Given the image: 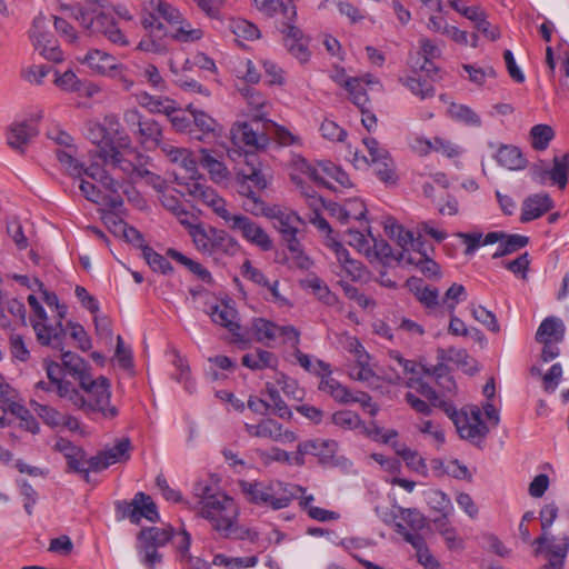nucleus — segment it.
Here are the masks:
<instances>
[{"label": "nucleus", "mask_w": 569, "mask_h": 569, "mask_svg": "<svg viewBox=\"0 0 569 569\" xmlns=\"http://www.w3.org/2000/svg\"><path fill=\"white\" fill-rule=\"evenodd\" d=\"M242 194L246 197L244 209L253 216H264L268 218L281 233L295 264L300 269H309L312 261L303 252L297 237L302 224L300 217L295 211L280 204L267 206L254 191L246 192L242 190Z\"/></svg>", "instance_id": "f257e3e1"}, {"label": "nucleus", "mask_w": 569, "mask_h": 569, "mask_svg": "<svg viewBox=\"0 0 569 569\" xmlns=\"http://www.w3.org/2000/svg\"><path fill=\"white\" fill-rule=\"evenodd\" d=\"M193 491L198 499L194 509L199 517L223 537L237 531L239 508L233 498L203 482L197 483Z\"/></svg>", "instance_id": "f03ea898"}, {"label": "nucleus", "mask_w": 569, "mask_h": 569, "mask_svg": "<svg viewBox=\"0 0 569 569\" xmlns=\"http://www.w3.org/2000/svg\"><path fill=\"white\" fill-rule=\"evenodd\" d=\"M112 13L127 21L132 19L127 7L112 6L106 0H87L84 7L80 8L74 17L90 34L101 33L114 44L128 46L129 41L114 23Z\"/></svg>", "instance_id": "7ed1b4c3"}, {"label": "nucleus", "mask_w": 569, "mask_h": 569, "mask_svg": "<svg viewBox=\"0 0 569 569\" xmlns=\"http://www.w3.org/2000/svg\"><path fill=\"white\" fill-rule=\"evenodd\" d=\"M240 488L248 501L273 510L287 508L298 492H305V488L280 480L241 481Z\"/></svg>", "instance_id": "20e7f679"}, {"label": "nucleus", "mask_w": 569, "mask_h": 569, "mask_svg": "<svg viewBox=\"0 0 569 569\" xmlns=\"http://www.w3.org/2000/svg\"><path fill=\"white\" fill-rule=\"evenodd\" d=\"M191 239L200 253L217 263H224L227 258L234 257L241 251V246L236 238L226 230L214 227L191 228Z\"/></svg>", "instance_id": "39448f33"}, {"label": "nucleus", "mask_w": 569, "mask_h": 569, "mask_svg": "<svg viewBox=\"0 0 569 569\" xmlns=\"http://www.w3.org/2000/svg\"><path fill=\"white\" fill-rule=\"evenodd\" d=\"M87 137L97 146L100 159L114 158L119 147H130V137L114 114H107L102 122L89 121Z\"/></svg>", "instance_id": "423d86ee"}, {"label": "nucleus", "mask_w": 569, "mask_h": 569, "mask_svg": "<svg viewBox=\"0 0 569 569\" xmlns=\"http://www.w3.org/2000/svg\"><path fill=\"white\" fill-rule=\"evenodd\" d=\"M81 388L87 392L84 405L80 409L87 413H97L107 420L114 419L119 411L116 406L111 405L110 382L104 377H99L91 380L90 377H84L81 380Z\"/></svg>", "instance_id": "0eeeda50"}, {"label": "nucleus", "mask_w": 569, "mask_h": 569, "mask_svg": "<svg viewBox=\"0 0 569 569\" xmlns=\"http://www.w3.org/2000/svg\"><path fill=\"white\" fill-rule=\"evenodd\" d=\"M322 163L323 161L311 163L298 153H293L288 162L290 181L295 184L300 194L306 198L309 206H315L319 202L320 197L307 184V180L319 184V181L322 180L320 177Z\"/></svg>", "instance_id": "6e6552de"}, {"label": "nucleus", "mask_w": 569, "mask_h": 569, "mask_svg": "<svg viewBox=\"0 0 569 569\" xmlns=\"http://www.w3.org/2000/svg\"><path fill=\"white\" fill-rule=\"evenodd\" d=\"M440 409L452 420L462 439L478 442L487 436L489 429L482 421L478 407L463 408L458 411L451 402H442Z\"/></svg>", "instance_id": "1a4fd4ad"}, {"label": "nucleus", "mask_w": 569, "mask_h": 569, "mask_svg": "<svg viewBox=\"0 0 569 569\" xmlns=\"http://www.w3.org/2000/svg\"><path fill=\"white\" fill-rule=\"evenodd\" d=\"M28 303L32 310L30 322L36 333L37 341L41 346L59 347L66 336L62 319L57 317L56 320H51L33 295L28 297Z\"/></svg>", "instance_id": "9d476101"}, {"label": "nucleus", "mask_w": 569, "mask_h": 569, "mask_svg": "<svg viewBox=\"0 0 569 569\" xmlns=\"http://www.w3.org/2000/svg\"><path fill=\"white\" fill-rule=\"evenodd\" d=\"M179 192L188 194L212 210L228 227L237 213L229 210L227 201L218 192L206 184V180H191L180 183Z\"/></svg>", "instance_id": "9b49d317"}, {"label": "nucleus", "mask_w": 569, "mask_h": 569, "mask_svg": "<svg viewBox=\"0 0 569 569\" xmlns=\"http://www.w3.org/2000/svg\"><path fill=\"white\" fill-rule=\"evenodd\" d=\"M179 192L188 194L212 210L228 227L237 213L229 210L227 201L218 192L206 184V180H191L180 183Z\"/></svg>", "instance_id": "f8f14e48"}, {"label": "nucleus", "mask_w": 569, "mask_h": 569, "mask_svg": "<svg viewBox=\"0 0 569 569\" xmlns=\"http://www.w3.org/2000/svg\"><path fill=\"white\" fill-rule=\"evenodd\" d=\"M341 343L353 357V362L349 367L348 371L349 377L368 386L378 385L379 377L373 369L371 357L358 338L346 335L343 336Z\"/></svg>", "instance_id": "ddd939ff"}, {"label": "nucleus", "mask_w": 569, "mask_h": 569, "mask_svg": "<svg viewBox=\"0 0 569 569\" xmlns=\"http://www.w3.org/2000/svg\"><path fill=\"white\" fill-rule=\"evenodd\" d=\"M123 121L139 143L146 148L160 147L162 128L156 120L143 117L137 108H130L123 112Z\"/></svg>", "instance_id": "4468645a"}, {"label": "nucleus", "mask_w": 569, "mask_h": 569, "mask_svg": "<svg viewBox=\"0 0 569 569\" xmlns=\"http://www.w3.org/2000/svg\"><path fill=\"white\" fill-rule=\"evenodd\" d=\"M532 179L543 184L548 180L565 189L568 182L569 173V152L555 154L552 159V167L549 168L545 160L537 161L530 169Z\"/></svg>", "instance_id": "2eb2a0df"}, {"label": "nucleus", "mask_w": 569, "mask_h": 569, "mask_svg": "<svg viewBox=\"0 0 569 569\" xmlns=\"http://www.w3.org/2000/svg\"><path fill=\"white\" fill-rule=\"evenodd\" d=\"M204 312L209 315L213 323L230 332L234 341L240 343L247 342L241 332L238 311L231 300H221L214 305H208Z\"/></svg>", "instance_id": "dca6fc26"}, {"label": "nucleus", "mask_w": 569, "mask_h": 569, "mask_svg": "<svg viewBox=\"0 0 569 569\" xmlns=\"http://www.w3.org/2000/svg\"><path fill=\"white\" fill-rule=\"evenodd\" d=\"M144 10L148 13L142 18L141 23L146 30L151 31L163 32L164 27L160 19H163L170 27L173 22H178L177 19H180L182 14L179 9L166 0H147Z\"/></svg>", "instance_id": "f3484780"}, {"label": "nucleus", "mask_w": 569, "mask_h": 569, "mask_svg": "<svg viewBox=\"0 0 569 569\" xmlns=\"http://www.w3.org/2000/svg\"><path fill=\"white\" fill-rule=\"evenodd\" d=\"M230 139L233 146L249 148L253 151H262L270 144V137L263 128L254 129L249 122H236L230 129Z\"/></svg>", "instance_id": "a211bd4d"}, {"label": "nucleus", "mask_w": 569, "mask_h": 569, "mask_svg": "<svg viewBox=\"0 0 569 569\" xmlns=\"http://www.w3.org/2000/svg\"><path fill=\"white\" fill-rule=\"evenodd\" d=\"M327 247L333 252L337 262L335 263V273L343 280L357 281L362 278L365 269L359 260L350 256L348 249L335 239L327 242Z\"/></svg>", "instance_id": "6ab92c4d"}, {"label": "nucleus", "mask_w": 569, "mask_h": 569, "mask_svg": "<svg viewBox=\"0 0 569 569\" xmlns=\"http://www.w3.org/2000/svg\"><path fill=\"white\" fill-rule=\"evenodd\" d=\"M131 448L132 445L129 438L117 439L113 446L106 447L91 457L92 472H100L116 463L127 462L130 459Z\"/></svg>", "instance_id": "aec40b11"}, {"label": "nucleus", "mask_w": 569, "mask_h": 569, "mask_svg": "<svg viewBox=\"0 0 569 569\" xmlns=\"http://www.w3.org/2000/svg\"><path fill=\"white\" fill-rule=\"evenodd\" d=\"M227 228L239 232L244 240L263 251L272 249V240L264 229L241 213H237Z\"/></svg>", "instance_id": "412c9836"}, {"label": "nucleus", "mask_w": 569, "mask_h": 569, "mask_svg": "<svg viewBox=\"0 0 569 569\" xmlns=\"http://www.w3.org/2000/svg\"><path fill=\"white\" fill-rule=\"evenodd\" d=\"M244 429L251 437L269 439L280 443H291L298 438L292 430L284 429L274 419H262L256 425L246 423Z\"/></svg>", "instance_id": "4be33fe9"}, {"label": "nucleus", "mask_w": 569, "mask_h": 569, "mask_svg": "<svg viewBox=\"0 0 569 569\" xmlns=\"http://www.w3.org/2000/svg\"><path fill=\"white\" fill-rule=\"evenodd\" d=\"M122 517L139 525L142 518L156 522L159 519V513L152 498L143 492H138L130 502L123 503Z\"/></svg>", "instance_id": "5701e85b"}, {"label": "nucleus", "mask_w": 569, "mask_h": 569, "mask_svg": "<svg viewBox=\"0 0 569 569\" xmlns=\"http://www.w3.org/2000/svg\"><path fill=\"white\" fill-rule=\"evenodd\" d=\"M187 110L192 117L196 129L200 132L194 136L200 141H212L220 138L223 133V126L220 124L213 117L203 110L196 108L192 103L187 107Z\"/></svg>", "instance_id": "b1692460"}, {"label": "nucleus", "mask_w": 569, "mask_h": 569, "mask_svg": "<svg viewBox=\"0 0 569 569\" xmlns=\"http://www.w3.org/2000/svg\"><path fill=\"white\" fill-rule=\"evenodd\" d=\"M330 78L340 87H343L348 93L349 99L359 109H363L368 104V94L362 92L361 80L358 78L348 77L346 70L341 67H335L331 71Z\"/></svg>", "instance_id": "393cba45"}, {"label": "nucleus", "mask_w": 569, "mask_h": 569, "mask_svg": "<svg viewBox=\"0 0 569 569\" xmlns=\"http://www.w3.org/2000/svg\"><path fill=\"white\" fill-rule=\"evenodd\" d=\"M246 162L249 166L248 172H241V183L239 193L242 194V190L246 192L252 191L248 186V182H252L256 188L263 190L268 187L271 177L266 174L262 170V166L258 158L252 153H246Z\"/></svg>", "instance_id": "a878e982"}, {"label": "nucleus", "mask_w": 569, "mask_h": 569, "mask_svg": "<svg viewBox=\"0 0 569 569\" xmlns=\"http://www.w3.org/2000/svg\"><path fill=\"white\" fill-rule=\"evenodd\" d=\"M78 61L86 64L93 73L99 76L108 77L117 71L118 60L116 57L98 50L92 49L83 58H79Z\"/></svg>", "instance_id": "bb28decb"}, {"label": "nucleus", "mask_w": 569, "mask_h": 569, "mask_svg": "<svg viewBox=\"0 0 569 569\" xmlns=\"http://www.w3.org/2000/svg\"><path fill=\"white\" fill-rule=\"evenodd\" d=\"M397 532L416 549L417 559L420 565L426 569H441L439 561L430 553L427 543L420 533L408 532L401 523L397 525Z\"/></svg>", "instance_id": "cd10ccee"}, {"label": "nucleus", "mask_w": 569, "mask_h": 569, "mask_svg": "<svg viewBox=\"0 0 569 569\" xmlns=\"http://www.w3.org/2000/svg\"><path fill=\"white\" fill-rule=\"evenodd\" d=\"M127 153H133L131 144L130 147H119L114 158H102V160L107 164L119 168L131 182H136L147 176L149 171L126 159L124 156Z\"/></svg>", "instance_id": "c85d7f7f"}, {"label": "nucleus", "mask_w": 569, "mask_h": 569, "mask_svg": "<svg viewBox=\"0 0 569 569\" xmlns=\"http://www.w3.org/2000/svg\"><path fill=\"white\" fill-rule=\"evenodd\" d=\"M79 188L86 199H88L91 202L109 207L112 210L120 208L123 203L119 194V191L117 193H111L104 190L103 192L99 188H97L94 183L89 182L84 179H81Z\"/></svg>", "instance_id": "c756f323"}, {"label": "nucleus", "mask_w": 569, "mask_h": 569, "mask_svg": "<svg viewBox=\"0 0 569 569\" xmlns=\"http://www.w3.org/2000/svg\"><path fill=\"white\" fill-rule=\"evenodd\" d=\"M38 133L36 124L31 120L14 122L8 130V144L17 150H23L24 146Z\"/></svg>", "instance_id": "7c9ffc66"}, {"label": "nucleus", "mask_w": 569, "mask_h": 569, "mask_svg": "<svg viewBox=\"0 0 569 569\" xmlns=\"http://www.w3.org/2000/svg\"><path fill=\"white\" fill-rule=\"evenodd\" d=\"M553 207L551 198L546 193L527 198L521 209V221L528 222L540 218Z\"/></svg>", "instance_id": "2f4dec72"}, {"label": "nucleus", "mask_w": 569, "mask_h": 569, "mask_svg": "<svg viewBox=\"0 0 569 569\" xmlns=\"http://www.w3.org/2000/svg\"><path fill=\"white\" fill-rule=\"evenodd\" d=\"M319 390L328 393L339 403H350L351 392L340 381L332 377L331 366L320 375Z\"/></svg>", "instance_id": "473e14b6"}, {"label": "nucleus", "mask_w": 569, "mask_h": 569, "mask_svg": "<svg viewBox=\"0 0 569 569\" xmlns=\"http://www.w3.org/2000/svg\"><path fill=\"white\" fill-rule=\"evenodd\" d=\"M136 102L151 113L170 114L174 111L176 101L161 96H152L147 91H140L134 94Z\"/></svg>", "instance_id": "72a5a7b5"}, {"label": "nucleus", "mask_w": 569, "mask_h": 569, "mask_svg": "<svg viewBox=\"0 0 569 569\" xmlns=\"http://www.w3.org/2000/svg\"><path fill=\"white\" fill-rule=\"evenodd\" d=\"M177 21L178 22H173L170 26V37L173 40L191 43L202 39L203 30L199 27H194L183 14H181L180 19H177Z\"/></svg>", "instance_id": "f704fd0d"}, {"label": "nucleus", "mask_w": 569, "mask_h": 569, "mask_svg": "<svg viewBox=\"0 0 569 569\" xmlns=\"http://www.w3.org/2000/svg\"><path fill=\"white\" fill-rule=\"evenodd\" d=\"M565 323L560 318L547 317L538 327L536 332V340L538 342H561L565 337Z\"/></svg>", "instance_id": "c9c22d12"}, {"label": "nucleus", "mask_w": 569, "mask_h": 569, "mask_svg": "<svg viewBox=\"0 0 569 569\" xmlns=\"http://www.w3.org/2000/svg\"><path fill=\"white\" fill-rule=\"evenodd\" d=\"M199 152L200 164L208 171L213 182L221 183L229 179L230 172L228 168L221 160L217 159L210 150L201 148Z\"/></svg>", "instance_id": "e433bc0d"}, {"label": "nucleus", "mask_w": 569, "mask_h": 569, "mask_svg": "<svg viewBox=\"0 0 569 569\" xmlns=\"http://www.w3.org/2000/svg\"><path fill=\"white\" fill-rule=\"evenodd\" d=\"M495 158L501 167L508 170H522L527 167V159L520 149L513 146H500Z\"/></svg>", "instance_id": "4c0bfd02"}, {"label": "nucleus", "mask_w": 569, "mask_h": 569, "mask_svg": "<svg viewBox=\"0 0 569 569\" xmlns=\"http://www.w3.org/2000/svg\"><path fill=\"white\" fill-rule=\"evenodd\" d=\"M433 526L450 550H460L463 548V540L458 536L456 528L451 525L449 515H441L435 518Z\"/></svg>", "instance_id": "58836bf2"}, {"label": "nucleus", "mask_w": 569, "mask_h": 569, "mask_svg": "<svg viewBox=\"0 0 569 569\" xmlns=\"http://www.w3.org/2000/svg\"><path fill=\"white\" fill-rule=\"evenodd\" d=\"M301 39L302 31L296 26L288 23L284 39L286 47L300 62H307L310 58V52Z\"/></svg>", "instance_id": "ea45409f"}, {"label": "nucleus", "mask_w": 569, "mask_h": 569, "mask_svg": "<svg viewBox=\"0 0 569 569\" xmlns=\"http://www.w3.org/2000/svg\"><path fill=\"white\" fill-rule=\"evenodd\" d=\"M320 177L322 178V180L319 181L321 186L332 188L333 182H337L342 188L352 187L348 173L330 161H323Z\"/></svg>", "instance_id": "a19ab883"}, {"label": "nucleus", "mask_w": 569, "mask_h": 569, "mask_svg": "<svg viewBox=\"0 0 569 569\" xmlns=\"http://www.w3.org/2000/svg\"><path fill=\"white\" fill-rule=\"evenodd\" d=\"M137 50L153 54L166 53L168 51V42L164 31L147 30V33L139 41Z\"/></svg>", "instance_id": "79ce46f5"}, {"label": "nucleus", "mask_w": 569, "mask_h": 569, "mask_svg": "<svg viewBox=\"0 0 569 569\" xmlns=\"http://www.w3.org/2000/svg\"><path fill=\"white\" fill-rule=\"evenodd\" d=\"M172 538V528H158L150 527L142 529L139 532L138 540L139 545L150 546L151 548L163 547Z\"/></svg>", "instance_id": "37998d69"}, {"label": "nucleus", "mask_w": 569, "mask_h": 569, "mask_svg": "<svg viewBox=\"0 0 569 569\" xmlns=\"http://www.w3.org/2000/svg\"><path fill=\"white\" fill-rule=\"evenodd\" d=\"M263 127L268 136L272 134L274 140L282 147L296 146L302 147V138L291 132L288 128L280 126L271 120H266Z\"/></svg>", "instance_id": "c03bdc74"}, {"label": "nucleus", "mask_w": 569, "mask_h": 569, "mask_svg": "<svg viewBox=\"0 0 569 569\" xmlns=\"http://www.w3.org/2000/svg\"><path fill=\"white\" fill-rule=\"evenodd\" d=\"M170 541L172 542L176 549L177 558L181 562H186L199 569L198 563L200 562V560L192 558V556L189 553L191 545V536L189 532H187L184 529H181L178 532L172 531V538Z\"/></svg>", "instance_id": "a18cd8bd"}, {"label": "nucleus", "mask_w": 569, "mask_h": 569, "mask_svg": "<svg viewBox=\"0 0 569 569\" xmlns=\"http://www.w3.org/2000/svg\"><path fill=\"white\" fill-rule=\"evenodd\" d=\"M400 81L412 94L421 100L432 98L436 93L432 82L421 79L416 72L412 76L401 78Z\"/></svg>", "instance_id": "49530a36"}, {"label": "nucleus", "mask_w": 569, "mask_h": 569, "mask_svg": "<svg viewBox=\"0 0 569 569\" xmlns=\"http://www.w3.org/2000/svg\"><path fill=\"white\" fill-rule=\"evenodd\" d=\"M447 113L452 120L467 127L478 128L481 126L480 116L466 104L450 102Z\"/></svg>", "instance_id": "de8ad7c7"}, {"label": "nucleus", "mask_w": 569, "mask_h": 569, "mask_svg": "<svg viewBox=\"0 0 569 569\" xmlns=\"http://www.w3.org/2000/svg\"><path fill=\"white\" fill-rule=\"evenodd\" d=\"M408 287L415 293L416 298L426 308H435L439 303V291L436 288L422 286L419 279L411 278L407 281Z\"/></svg>", "instance_id": "09e8293b"}, {"label": "nucleus", "mask_w": 569, "mask_h": 569, "mask_svg": "<svg viewBox=\"0 0 569 569\" xmlns=\"http://www.w3.org/2000/svg\"><path fill=\"white\" fill-rule=\"evenodd\" d=\"M337 442L333 440L312 439L303 441V451L318 457L321 461L331 459L337 452Z\"/></svg>", "instance_id": "8fccbe9b"}, {"label": "nucleus", "mask_w": 569, "mask_h": 569, "mask_svg": "<svg viewBox=\"0 0 569 569\" xmlns=\"http://www.w3.org/2000/svg\"><path fill=\"white\" fill-rule=\"evenodd\" d=\"M167 254L172 258L178 263L184 266L191 273H193L196 277H198L200 280L207 283L212 282V276L210 271L203 267L200 262L194 261L187 256H184L182 252L176 250V249H168Z\"/></svg>", "instance_id": "3c124183"}, {"label": "nucleus", "mask_w": 569, "mask_h": 569, "mask_svg": "<svg viewBox=\"0 0 569 569\" xmlns=\"http://www.w3.org/2000/svg\"><path fill=\"white\" fill-rule=\"evenodd\" d=\"M557 516L558 507L555 502L547 503L541 508L539 517L541 521L542 533L539 538L532 541V545L536 546L535 551L537 555H539L542 545L548 541V530L557 519Z\"/></svg>", "instance_id": "603ef678"}, {"label": "nucleus", "mask_w": 569, "mask_h": 569, "mask_svg": "<svg viewBox=\"0 0 569 569\" xmlns=\"http://www.w3.org/2000/svg\"><path fill=\"white\" fill-rule=\"evenodd\" d=\"M57 159L62 169L70 176L81 178L84 171V164L77 159L74 147L70 149H58Z\"/></svg>", "instance_id": "864d4df0"}, {"label": "nucleus", "mask_w": 569, "mask_h": 569, "mask_svg": "<svg viewBox=\"0 0 569 569\" xmlns=\"http://www.w3.org/2000/svg\"><path fill=\"white\" fill-rule=\"evenodd\" d=\"M413 428L438 447L443 446L446 442L445 432L441 426L433 420L421 418L413 423Z\"/></svg>", "instance_id": "5fc2aeb1"}, {"label": "nucleus", "mask_w": 569, "mask_h": 569, "mask_svg": "<svg viewBox=\"0 0 569 569\" xmlns=\"http://www.w3.org/2000/svg\"><path fill=\"white\" fill-rule=\"evenodd\" d=\"M416 256L409 254L408 259L405 260V263L416 266L426 277L433 278L439 276L440 267L439 264L428 257L427 251L423 249H419L415 252Z\"/></svg>", "instance_id": "6e6d98bb"}, {"label": "nucleus", "mask_w": 569, "mask_h": 569, "mask_svg": "<svg viewBox=\"0 0 569 569\" xmlns=\"http://www.w3.org/2000/svg\"><path fill=\"white\" fill-rule=\"evenodd\" d=\"M371 230L368 221L361 222V229H348L347 230V241L348 243L356 248L359 252H363L365 254H369L371 246L370 239Z\"/></svg>", "instance_id": "4d7b16f0"}, {"label": "nucleus", "mask_w": 569, "mask_h": 569, "mask_svg": "<svg viewBox=\"0 0 569 569\" xmlns=\"http://www.w3.org/2000/svg\"><path fill=\"white\" fill-rule=\"evenodd\" d=\"M250 331L256 341L269 343L277 339L278 325L263 318H254L251 322Z\"/></svg>", "instance_id": "13d9d810"}, {"label": "nucleus", "mask_w": 569, "mask_h": 569, "mask_svg": "<svg viewBox=\"0 0 569 569\" xmlns=\"http://www.w3.org/2000/svg\"><path fill=\"white\" fill-rule=\"evenodd\" d=\"M242 365L251 370H262L273 368L277 365L274 355L267 350L258 349L254 352L242 357Z\"/></svg>", "instance_id": "bf43d9fd"}, {"label": "nucleus", "mask_w": 569, "mask_h": 569, "mask_svg": "<svg viewBox=\"0 0 569 569\" xmlns=\"http://www.w3.org/2000/svg\"><path fill=\"white\" fill-rule=\"evenodd\" d=\"M8 345L12 362L27 363L31 359V351L22 335L11 332Z\"/></svg>", "instance_id": "052dcab7"}, {"label": "nucleus", "mask_w": 569, "mask_h": 569, "mask_svg": "<svg viewBox=\"0 0 569 569\" xmlns=\"http://www.w3.org/2000/svg\"><path fill=\"white\" fill-rule=\"evenodd\" d=\"M8 410L20 420V427L32 435L40 431V426L34 416L23 405L12 400L8 403Z\"/></svg>", "instance_id": "680f3d73"}, {"label": "nucleus", "mask_w": 569, "mask_h": 569, "mask_svg": "<svg viewBox=\"0 0 569 569\" xmlns=\"http://www.w3.org/2000/svg\"><path fill=\"white\" fill-rule=\"evenodd\" d=\"M422 143H425V150L435 151L450 159L458 158L463 152L459 144L441 137H436L432 141H422Z\"/></svg>", "instance_id": "e2e57ef3"}, {"label": "nucleus", "mask_w": 569, "mask_h": 569, "mask_svg": "<svg viewBox=\"0 0 569 569\" xmlns=\"http://www.w3.org/2000/svg\"><path fill=\"white\" fill-rule=\"evenodd\" d=\"M83 174L98 181L107 192L117 193L121 189V184L97 163L84 167Z\"/></svg>", "instance_id": "0e129e2a"}, {"label": "nucleus", "mask_w": 569, "mask_h": 569, "mask_svg": "<svg viewBox=\"0 0 569 569\" xmlns=\"http://www.w3.org/2000/svg\"><path fill=\"white\" fill-rule=\"evenodd\" d=\"M61 359H62L61 367L64 370H67L70 376L78 379L80 383H81L82 378L90 377L87 371V363L78 355H76L71 351H66V352H62Z\"/></svg>", "instance_id": "69168bd1"}, {"label": "nucleus", "mask_w": 569, "mask_h": 569, "mask_svg": "<svg viewBox=\"0 0 569 569\" xmlns=\"http://www.w3.org/2000/svg\"><path fill=\"white\" fill-rule=\"evenodd\" d=\"M395 518H399L400 521L396 522L403 525L406 530L410 533H419L418 530L425 527V517L417 509H405L399 507L398 515Z\"/></svg>", "instance_id": "338daca9"}, {"label": "nucleus", "mask_w": 569, "mask_h": 569, "mask_svg": "<svg viewBox=\"0 0 569 569\" xmlns=\"http://www.w3.org/2000/svg\"><path fill=\"white\" fill-rule=\"evenodd\" d=\"M555 137L553 129L548 124H536L530 130L531 146L535 150H546Z\"/></svg>", "instance_id": "774afa93"}]
</instances>
